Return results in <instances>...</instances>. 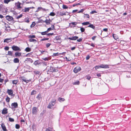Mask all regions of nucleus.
Returning <instances> with one entry per match:
<instances>
[{
    "mask_svg": "<svg viewBox=\"0 0 131 131\" xmlns=\"http://www.w3.org/2000/svg\"><path fill=\"white\" fill-rule=\"evenodd\" d=\"M56 101V100L55 99H53L51 101V102H50L49 104L47 106V107L49 109L51 108H52L53 106L55 104Z\"/></svg>",
    "mask_w": 131,
    "mask_h": 131,
    "instance_id": "1",
    "label": "nucleus"
},
{
    "mask_svg": "<svg viewBox=\"0 0 131 131\" xmlns=\"http://www.w3.org/2000/svg\"><path fill=\"white\" fill-rule=\"evenodd\" d=\"M38 111V109L36 107H33L32 110V114H36Z\"/></svg>",
    "mask_w": 131,
    "mask_h": 131,
    "instance_id": "2",
    "label": "nucleus"
},
{
    "mask_svg": "<svg viewBox=\"0 0 131 131\" xmlns=\"http://www.w3.org/2000/svg\"><path fill=\"white\" fill-rule=\"evenodd\" d=\"M12 48L13 50L15 51H20L21 50L19 47L16 46L15 45H13V46H12Z\"/></svg>",
    "mask_w": 131,
    "mask_h": 131,
    "instance_id": "3",
    "label": "nucleus"
},
{
    "mask_svg": "<svg viewBox=\"0 0 131 131\" xmlns=\"http://www.w3.org/2000/svg\"><path fill=\"white\" fill-rule=\"evenodd\" d=\"M81 69V68L80 67H77L74 68L73 71L75 73H76L80 71Z\"/></svg>",
    "mask_w": 131,
    "mask_h": 131,
    "instance_id": "4",
    "label": "nucleus"
},
{
    "mask_svg": "<svg viewBox=\"0 0 131 131\" xmlns=\"http://www.w3.org/2000/svg\"><path fill=\"white\" fill-rule=\"evenodd\" d=\"M54 40L55 41H57V42H55L56 43H60L61 42V38L59 36L56 37L55 38Z\"/></svg>",
    "mask_w": 131,
    "mask_h": 131,
    "instance_id": "5",
    "label": "nucleus"
},
{
    "mask_svg": "<svg viewBox=\"0 0 131 131\" xmlns=\"http://www.w3.org/2000/svg\"><path fill=\"white\" fill-rule=\"evenodd\" d=\"M42 21L43 23H45L47 25H48L50 24V23L52 21L50 18H49L48 19L46 18L45 20H43Z\"/></svg>",
    "mask_w": 131,
    "mask_h": 131,
    "instance_id": "6",
    "label": "nucleus"
},
{
    "mask_svg": "<svg viewBox=\"0 0 131 131\" xmlns=\"http://www.w3.org/2000/svg\"><path fill=\"white\" fill-rule=\"evenodd\" d=\"M11 106L12 109L13 108H17L18 107V104L17 103L15 102L12 103L11 104Z\"/></svg>",
    "mask_w": 131,
    "mask_h": 131,
    "instance_id": "7",
    "label": "nucleus"
},
{
    "mask_svg": "<svg viewBox=\"0 0 131 131\" xmlns=\"http://www.w3.org/2000/svg\"><path fill=\"white\" fill-rule=\"evenodd\" d=\"M6 19L9 21H13V18L12 17L9 15L7 16L6 17Z\"/></svg>",
    "mask_w": 131,
    "mask_h": 131,
    "instance_id": "8",
    "label": "nucleus"
},
{
    "mask_svg": "<svg viewBox=\"0 0 131 131\" xmlns=\"http://www.w3.org/2000/svg\"><path fill=\"white\" fill-rule=\"evenodd\" d=\"M100 68H103L105 69L109 68L108 65L107 64H101V65L100 66Z\"/></svg>",
    "mask_w": 131,
    "mask_h": 131,
    "instance_id": "9",
    "label": "nucleus"
},
{
    "mask_svg": "<svg viewBox=\"0 0 131 131\" xmlns=\"http://www.w3.org/2000/svg\"><path fill=\"white\" fill-rule=\"evenodd\" d=\"M21 3L19 2L17 3H15V5L17 7V8L19 9L21 8V7L20 6Z\"/></svg>",
    "mask_w": 131,
    "mask_h": 131,
    "instance_id": "10",
    "label": "nucleus"
},
{
    "mask_svg": "<svg viewBox=\"0 0 131 131\" xmlns=\"http://www.w3.org/2000/svg\"><path fill=\"white\" fill-rule=\"evenodd\" d=\"M78 38V36H74L71 37H69L68 39L70 40H75Z\"/></svg>",
    "mask_w": 131,
    "mask_h": 131,
    "instance_id": "11",
    "label": "nucleus"
},
{
    "mask_svg": "<svg viewBox=\"0 0 131 131\" xmlns=\"http://www.w3.org/2000/svg\"><path fill=\"white\" fill-rule=\"evenodd\" d=\"M8 112L7 109L6 108H4L2 112V114H5L7 113Z\"/></svg>",
    "mask_w": 131,
    "mask_h": 131,
    "instance_id": "12",
    "label": "nucleus"
},
{
    "mask_svg": "<svg viewBox=\"0 0 131 131\" xmlns=\"http://www.w3.org/2000/svg\"><path fill=\"white\" fill-rule=\"evenodd\" d=\"M67 14H68V13L66 12H60L59 13V15H60L61 16H63V15H67Z\"/></svg>",
    "mask_w": 131,
    "mask_h": 131,
    "instance_id": "13",
    "label": "nucleus"
},
{
    "mask_svg": "<svg viewBox=\"0 0 131 131\" xmlns=\"http://www.w3.org/2000/svg\"><path fill=\"white\" fill-rule=\"evenodd\" d=\"M11 41V38H6L4 40V42H9Z\"/></svg>",
    "mask_w": 131,
    "mask_h": 131,
    "instance_id": "14",
    "label": "nucleus"
},
{
    "mask_svg": "<svg viewBox=\"0 0 131 131\" xmlns=\"http://www.w3.org/2000/svg\"><path fill=\"white\" fill-rule=\"evenodd\" d=\"M2 128L4 131H7V129L5 125L3 124H2L1 125Z\"/></svg>",
    "mask_w": 131,
    "mask_h": 131,
    "instance_id": "15",
    "label": "nucleus"
},
{
    "mask_svg": "<svg viewBox=\"0 0 131 131\" xmlns=\"http://www.w3.org/2000/svg\"><path fill=\"white\" fill-rule=\"evenodd\" d=\"M7 93L9 95H12L13 93V90H12L8 89L7 91Z\"/></svg>",
    "mask_w": 131,
    "mask_h": 131,
    "instance_id": "16",
    "label": "nucleus"
},
{
    "mask_svg": "<svg viewBox=\"0 0 131 131\" xmlns=\"http://www.w3.org/2000/svg\"><path fill=\"white\" fill-rule=\"evenodd\" d=\"M21 52H17L15 53V55L16 57H19L21 56Z\"/></svg>",
    "mask_w": 131,
    "mask_h": 131,
    "instance_id": "17",
    "label": "nucleus"
},
{
    "mask_svg": "<svg viewBox=\"0 0 131 131\" xmlns=\"http://www.w3.org/2000/svg\"><path fill=\"white\" fill-rule=\"evenodd\" d=\"M13 61L14 63H18L19 62V60L18 58H15L14 59Z\"/></svg>",
    "mask_w": 131,
    "mask_h": 131,
    "instance_id": "18",
    "label": "nucleus"
},
{
    "mask_svg": "<svg viewBox=\"0 0 131 131\" xmlns=\"http://www.w3.org/2000/svg\"><path fill=\"white\" fill-rule=\"evenodd\" d=\"M50 70L52 72H57L58 71V70L56 69H55L53 67H51L50 68Z\"/></svg>",
    "mask_w": 131,
    "mask_h": 131,
    "instance_id": "19",
    "label": "nucleus"
},
{
    "mask_svg": "<svg viewBox=\"0 0 131 131\" xmlns=\"http://www.w3.org/2000/svg\"><path fill=\"white\" fill-rule=\"evenodd\" d=\"M58 100L60 102H61L62 101L63 102L65 100L64 99L61 97L59 98Z\"/></svg>",
    "mask_w": 131,
    "mask_h": 131,
    "instance_id": "20",
    "label": "nucleus"
},
{
    "mask_svg": "<svg viewBox=\"0 0 131 131\" xmlns=\"http://www.w3.org/2000/svg\"><path fill=\"white\" fill-rule=\"evenodd\" d=\"M31 50V48L29 47H27L26 49H25V50L27 52H29Z\"/></svg>",
    "mask_w": 131,
    "mask_h": 131,
    "instance_id": "21",
    "label": "nucleus"
},
{
    "mask_svg": "<svg viewBox=\"0 0 131 131\" xmlns=\"http://www.w3.org/2000/svg\"><path fill=\"white\" fill-rule=\"evenodd\" d=\"M29 41L30 42H36L37 41L36 40L32 38L30 39H29Z\"/></svg>",
    "mask_w": 131,
    "mask_h": 131,
    "instance_id": "22",
    "label": "nucleus"
},
{
    "mask_svg": "<svg viewBox=\"0 0 131 131\" xmlns=\"http://www.w3.org/2000/svg\"><path fill=\"white\" fill-rule=\"evenodd\" d=\"M80 82L79 81H77L76 82H75L73 83V85H78L79 84Z\"/></svg>",
    "mask_w": 131,
    "mask_h": 131,
    "instance_id": "23",
    "label": "nucleus"
},
{
    "mask_svg": "<svg viewBox=\"0 0 131 131\" xmlns=\"http://www.w3.org/2000/svg\"><path fill=\"white\" fill-rule=\"evenodd\" d=\"M31 8V7L25 8L24 9V12H28Z\"/></svg>",
    "mask_w": 131,
    "mask_h": 131,
    "instance_id": "24",
    "label": "nucleus"
},
{
    "mask_svg": "<svg viewBox=\"0 0 131 131\" xmlns=\"http://www.w3.org/2000/svg\"><path fill=\"white\" fill-rule=\"evenodd\" d=\"M90 23L88 21H87L85 22H84L82 23V24L84 25H88Z\"/></svg>",
    "mask_w": 131,
    "mask_h": 131,
    "instance_id": "25",
    "label": "nucleus"
},
{
    "mask_svg": "<svg viewBox=\"0 0 131 131\" xmlns=\"http://www.w3.org/2000/svg\"><path fill=\"white\" fill-rule=\"evenodd\" d=\"M23 16V15L22 14H21L20 15L16 17H15L16 19H18L19 18H21V17H22Z\"/></svg>",
    "mask_w": 131,
    "mask_h": 131,
    "instance_id": "26",
    "label": "nucleus"
},
{
    "mask_svg": "<svg viewBox=\"0 0 131 131\" xmlns=\"http://www.w3.org/2000/svg\"><path fill=\"white\" fill-rule=\"evenodd\" d=\"M12 52L10 51H8V52L7 54L9 56H12Z\"/></svg>",
    "mask_w": 131,
    "mask_h": 131,
    "instance_id": "27",
    "label": "nucleus"
},
{
    "mask_svg": "<svg viewBox=\"0 0 131 131\" xmlns=\"http://www.w3.org/2000/svg\"><path fill=\"white\" fill-rule=\"evenodd\" d=\"M44 112L43 111L41 112L40 115V117H43V115L44 114Z\"/></svg>",
    "mask_w": 131,
    "mask_h": 131,
    "instance_id": "28",
    "label": "nucleus"
},
{
    "mask_svg": "<svg viewBox=\"0 0 131 131\" xmlns=\"http://www.w3.org/2000/svg\"><path fill=\"white\" fill-rule=\"evenodd\" d=\"M88 27H91L93 29H94L95 28V26L93 25L92 24H90L88 26Z\"/></svg>",
    "mask_w": 131,
    "mask_h": 131,
    "instance_id": "29",
    "label": "nucleus"
},
{
    "mask_svg": "<svg viewBox=\"0 0 131 131\" xmlns=\"http://www.w3.org/2000/svg\"><path fill=\"white\" fill-rule=\"evenodd\" d=\"M47 33V31H46L44 32H41V34L42 35H46Z\"/></svg>",
    "mask_w": 131,
    "mask_h": 131,
    "instance_id": "30",
    "label": "nucleus"
},
{
    "mask_svg": "<svg viewBox=\"0 0 131 131\" xmlns=\"http://www.w3.org/2000/svg\"><path fill=\"white\" fill-rule=\"evenodd\" d=\"M77 24V22H72V23H70V25H71V24H72V25L75 26V25H76Z\"/></svg>",
    "mask_w": 131,
    "mask_h": 131,
    "instance_id": "31",
    "label": "nucleus"
},
{
    "mask_svg": "<svg viewBox=\"0 0 131 131\" xmlns=\"http://www.w3.org/2000/svg\"><path fill=\"white\" fill-rule=\"evenodd\" d=\"M113 37L116 40L118 38L117 36L115 34H113Z\"/></svg>",
    "mask_w": 131,
    "mask_h": 131,
    "instance_id": "32",
    "label": "nucleus"
},
{
    "mask_svg": "<svg viewBox=\"0 0 131 131\" xmlns=\"http://www.w3.org/2000/svg\"><path fill=\"white\" fill-rule=\"evenodd\" d=\"M11 1V0H4V3H5L8 4Z\"/></svg>",
    "mask_w": 131,
    "mask_h": 131,
    "instance_id": "33",
    "label": "nucleus"
},
{
    "mask_svg": "<svg viewBox=\"0 0 131 131\" xmlns=\"http://www.w3.org/2000/svg\"><path fill=\"white\" fill-rule=\"evenodd\" d=\"M45 131H52V129L50 127L46 129Z\"/></svg>",
    "mask_w": 131,
    "mask_h": 131,
    "instance_id": "34",
    "label": "nucleus"
},
{
    "mask_svg": "<svg viewBox=\"0 0 131 131\" xmlns=\"http://www.w3.org/2000/svg\"><path fill=\"white\" fill-rule=\"evenodd\" d=\"M62 8L64 9H66L68 8V7L66 5H62Z\"/></svg>",
    "mask_w": 131,
    "mask_h": 131,
    "instance_id": "35",
    "label": "nucleus"
},
{
    "mask_svg": "<svg viewBox=\"0 0 131 131\" xmlns=\"http://www.w3.org/2000/svg\"><path fill=\"white\" fill-rule=\"evenodd\" d=\"M18 82V81L17 80H14L13 82V83L14 84H16Z\"/></svg>",
    "mask_w": 131,
    "mask_h": 131,
    "instance_id": "36",
    "label": "nucleus"
},
{
    "mask_svg": "<svg viewBox=\"0 0 131 131\" xmlns=\"http://www.w3.org/2000/svg\"><path fill=\"white\" fill-rule=\"evenodd\" d=\"M35 22H33L32 24L30 25V27H32L35 26Z\"/></svg>",
    "mask_w": 131,
    "mask_h": 131,
    "instance_id": "37",
    "label": "nucleus"
},
{
    "mask_svg": "<svg viewBox=\"0 0 131 131\" xmlns=\"http://www.w3.org/2000/svg\"><path fill=\"white\" fill-rule=\"evenodd\" d=\"M34 72L35 73L38 74H40V72L39 71H34Z\"/></svg>",
    "mask_w": 131,
    "mask_h": 131,
    "instance_id": "38",
    "label": "nucleus"
},
{
    "mask_svg": "<svg viewBox=\"0 0 131 131\" xmlns=\"http://www.w3.org/2000/svg\"><path fill=\"white\" fill-rule=\"evenodd\" d=\"M36 98L38 100H40L41 98V96L39 94L37 97Z\"/></svg>",
    "mask_w": 131,
    "mask_h": 131,
    "instance_id": "39",
    "label": "nucleus"
},
{
    "mask_svg": "<svg viewBox=\"0 0 131 131\" xmlns=\"http://www.w3.org/2000/svg\"><path fill=\"white\" fill-rule=\"evenodd\" d=\"M9 121L10 122H13L14 121V119L10 117L9 118Z\"/></svg>",
    "mask_w": 131,
    "mask_h": 131,
    "instance_id": "40",
    "label": "nucleus"
},
{
    "mask_svg": "<svg viewBox=\"0 0 131 131\" xmlns=\"http://www.w3.org/2000/svg\"><path fill=\"white\" fill-rule=\"evenodd\" d=\"M15 128L17 129H18L20 128V126L19 124H16L15 125Z\"/></svg>",
    "mask_w": 131,
    "mask_h": 131,
    "instance_id": "41",
    "label": "nucleus"
},
{
    "mask_svg": "<svg viewBox=\"0 0 131 131\" xmlns=\"http://www.w3.org/2000/svg\"><path fill=\"white\" fill-rule=\"evenodd\" d=\"M55 15V14L53 12H51L50 14L49 15L51 16H54Z\"/></svg>",
    "mask_w": 131,
    "mask_h": 131,
    "instance_id": "42",
    "label": "nucleus"
},
{
    "mask_svg": "<svg viewBox=\"0 0 131 131\" xmlns=\"http://www.w3.org/2000/svg\"><path fill=\"white\" fill-rule=\"evenodd\" d=\"M29 38H35V36L34 35H30L29 36Z\"/></svg>",
    "mask_w": 131,
    "mask_h": 131,
    "instance_id": "43",
    "label": "nucleus"
},
{
    "mask_svg": "<svg viewBox=\"0 0 131 131\" xmlns=\"http://www.w3.org/2000/svg\"><path fill=\"white\" fill-rule=\"evenodd\" d=\"M34 64L35 66H36L37 65L39 64V63L38 62V61H35L34 62Z\"/></svg>",
    "mask_w": 131,
    "mask_h": 131,
    "instance_id": "44",
    "label": "nucleus"
},
{
    "mask_svg": "<svg viewBox=\"0 0 131 131\" xmlns=\"http://www.w3.org/2000/svg\"><path fill=\"white\" fill-rule=\"evenodd\" d=\"M85 29L83 27H81L80 28V30L82 32H84L85 31Z\"/></svg>",
    "mask_w": 131,
    "mask_h": 131,
    "instance_id": "45",
    "label": "nucleus"
},
{
    "mask_svg": "<svg viewBox=\"0 0 131 131\" xmlns=\"http://www.w3.org/2000/svg\"><path fill=\"white\" fill-rule=\"evenodd\" d=\"M91 78V77L89 76V75H86V78L88 80H90Z\"/></svg>",
    "mask_w": 131,
    "mask_h": 131,
    "instance_id": "46",
    "label": "nucleus"
},
{
    "mask_svg": "<svg viewBox=\"0 0 131 131\" xmlns=\"http://www.w3.org/2000/svg\"><path fill=\"white\" fill-rule=\"evenodd\" d=\"M36 93V92L35 91H32L31 93V95H33L35 94Z\"/></svg>",
    "mask_w": 131,
    "mask_h": 131,
    "instance_id": "47",
    "label": "nucleus"
},
{
    "mask_svg": "<svg viewBox=\"0 0 131 131\" xmlns=\"http://www.w3.org/2000/svg\"><path fill=\"white\" fill-rule=\"evenodd\" d=\"M10 98L7 97L6 98V101L7 102H9L10 100Z\"/></svg>",
    "mask_w": 131,
    "mask_h": 131,
    "instance_id": "48",
    "label": "nucleus"
},
{
    "mask_svg": "<svg viewBox=\"0 0 131 131\" xmlns=\"http://www.w3.org/2000/svg\"><path fill=\"white\" fill-rule=\"evenodd\" d=\"M53 30V29H52V28L51 27H50L47 30V32H48L49 31L51 30Z\"/></svg>",
    "mask_w": 131,
    "mask_h": 131,
    "instance_id": "49",
    "label": "nucleus"
},
{
    "mask_svg": "<svg viewBox=\"0 0 131 131\" xmlns=\"http://www.w3.org/2000/svg\"><path fill=\"white\" fill-rule=\"evenodd\" d=\"M58 53H54L53 54V55H52V56L54 57V56H58Z\"/></svg>",
    "mask_w": 131,
    "mask_h": 131,
    "instance_id": "50",
    "label": "nucleus"
},
{
    "mask_svg": "<svg viewBox=\"0 0 131 131\" xmlns=\"http://www.w3.org/2000/svg\"><path fill=\"white\" fill-rule=\"evenodd\" d=\"M43 59L45 61H47L49 60V59L48 58H43Z\"/></svg>",
    "mask_w": 131,
    "mask_h": 131,
    "instance_id": "51",
    "label": "nucleus"
},
{
    "mask_svg": "<svg viewBox=\"0 0 131 131\" xmlns=\"http://www.w3.org/2000/svg\"><path fill=\"white\" fill-rule=\"evenodd\" d=\"M50 45H51L50 43H47L46 44V46L47 48H48L50 46Z\"/></svg>",
    "mask_w": 131,
    "mask_h": 131,
    "instance_id": "52",
    "label": "nucleus"
},
{
    "mask_svg": "<svg viewBox=\"0 0 131 131\" xmlns=\"http://www.w3.org/2000/svg\"><path fill=\"white\" fill-rule=\"evenodd\" d=\"M23 81L26 82V83H28L29 82V80H26L25 79H22Z\"/></svg>",
    "mask_w": 131,
    "mask_h": 131,
    "instance_id": "53",
    "label": "nucleus"
},
{
    "mask_svg": "<svg viewBox=\"0 0 131 131\" xmlns=\"http://www.w3.org/2000/svg\"><path fill=\"white\" fill-rule=\"evenodd\" d=\"M97 13V12L95 10L92 11L91 12V14L96 13Z\"/></svg>",
    "mask_w": 131,
    "mask_h": 131,
    "instance_id": "54",
    "label": "nucleus"
},
{
    "mask_svg": "<svg viewBox=\"0 0 131 131\" xmlns=\"http://www.w3.org/2000/svg\"><path fill=\"white\" fill-rule=\"evenodd\" d=\"M82 38H79V39H77V41L78 42H80L82 41Z\"/></svg>",
    "mask_w": 131,
    "mask_h": 131,
    "instance_id": "55",
    "label": "nucleus"
},
{
    "mask_svg": "<svg viewBox=\"0 0 131 131\" xmlns=\"http://www.w3.org/2000/svg\"><path fill=\"white\" fill-rule=\"evenodd\" d=\"M84 15H85L86 16H84L86 18H89L90 17H89V15L87 14H85Z\"/></svg>",
    "mask_w": 131,
    "mask_h": 131,
    "instance_id": "56",
    "label": "nucleus"
},
{
    "mask_svg": "<svg viewBox=\"0 0 131 131\" xmlns=\"http://www.w3.org/2000/svg\"><path fill=\"white\" fill-rule=\"evenodd\" d=\"M28 60L31 63H32L33 62L32 60L30 58H28Z\"/></svg>",
    "mask_w": 131,
    "mask_h": 131,
    "instance_id": "57",
    "label": "nucleus"
},
{
    "mask_svg": "<svg viewBox=\"0 0 131 131\" xmlns=\"http://www.w3.org/2000/svg\"><path fill=\"white\" fill-rule=\"evenodd\" d=\"M90 58V56H89V55H87L86 57V59L88 60Z\"/></svg>",
    "mask_w": 131,
    "mask_h": 131,
    "instance_id": "58",
    "label": "nucleus"
},
{
    "mask_svg": "<svg viewBox=\"0 0 131 131\" xmlns=\"http://www.w3.org/2000/svg\"><path fill=\"white\" fill-rule=\"evenodd\" d=\"M49 39L48 38H43L41 39V41H44L46 40H48Z\"/></svg>",
    "mask_w": 131,
    "mask_h": 131,
    "instance_id": "59",
    "label": "nucleus"
},
{
    "mask_svg": "<svg viewBox=\"0 0 131 131\" xmlns=\"http://www.w3.org/2000/svg\"><path fill=\"white\" fill-rule=\"evenodd\" d=\"M100 66H96L95 67V69L96 70H97V69L98 68H100Z\"/></svg>",
    "mask_w": 131,
    "mask_h": 131,
    "instance_id": "60",
    "label": "nucleus"
},
{
    "mask_svg": "<svg viewBox=\"0 0 131 131\" xmlns=\"http://www.w3.org/2000/svg\"><path fill=\"white\" fill-rule=\"evenodd\" d=\"M4 49L6 50H8L9 49V47H5Z\"/></svg>",
    "mask_w": 131,
    "mask_h": 131,
    "instance_id": "61",
    "label": "nucleus"
},
{
    "mask_svg": "<svg viewBox=\"0 0 131 131\" xmlns=\"http://www.w3.org/2000/svg\"><path fill=\"white\" fill-rule=\"evenodd\" d=\"M103 30L105 32H107L108 31V29L106 28H104L103 29Z\"/></svg>",
    "mask_w": 131,
    "mask_h": 131,
    "instance_id": "62",
    "label": "nucleus"
},
{
    "mask_svg": "<svg viewBox=\"0 0 131 131\" xmlns=\"http://www.w3.org/2000/svg\"><path fill=\"white\" fill-rule=\"evenodd\" d=\"M96 36H94L92 38L93 40H95V38H96Z\"/></svg>",
    "mask_w": 131,
    "mask_h": 131,
    "instance_id": "63",
    "label": "nucleus"
},
{
    "mask_svg": "<svg viewBox=\"0 0 131 131\" xmlns=\"http://www.w3.org/2000/svg\"><path fill=\"white\" fill-rule=\"evenodd\" d=\"M84 10L83 9H81L80 10L78 13H80L81 12H82Z\"/></svg>",
    "mask_w": 131,
    "mask_h": 131,
    "instance_id": "64",
    "label": "nucleus"
}]
</instances>
